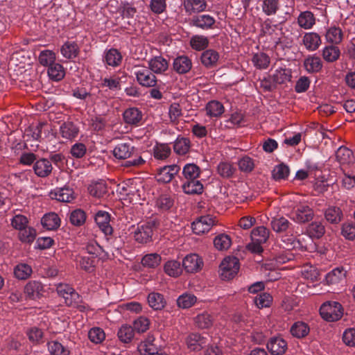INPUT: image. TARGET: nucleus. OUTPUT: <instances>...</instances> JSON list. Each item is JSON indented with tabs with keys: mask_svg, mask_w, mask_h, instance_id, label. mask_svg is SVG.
I'll use <instances>...</instances> for the list:
<instances>
[{
	"mask_svg": "<svg viewBox=\"0 0 355 355\" xmlns=\"http://www.w3.org/2000/svg\"><path fill=\"white\" fill-rule=\"evenodd\" d=\"M320 313L322 318L327 321H337L343 315V308L339 302H326L320 306Z\"/></svg>",
	"mask_w": 355,
	"mask_h": 355,
	"instance_id": "1",
	"label": "nucleus"
},
{
	"mask_svg": "<svg viewBox=\"0 0 355 355\" xmlns=\"http://www.w3.org/2000/svg\"><path fill=\"white\" fill-rule=\"evenodd\" d=\"M240 268L239 260L235 257H225L220 265V275L223 279H233Z\"/></svg>",
	"mask_w": 355,
	"mask_h": 355,
	"instance_id": "2",
	"label": "nucleus"
},
{
	"mask_svg": "<svg viewBox=\"0 0 355 355\" xmlns=\"http://www.w3.org/2000/svg\"><path fill=\"white\" fill-rule=\"evenodd\" d=\"M134 73L137 82L144 87H150L156 85L157 79L152 71L144 66H135Z\"/></svg>",
	"mask_w": 355,
	"mask_h": 355,
	"instance_id": "3",
	"label": "nucleus"
},
{
	"mask_svg": "<svg viewBox=\"0 0 355 355\" xmlns=\"http://www.w3.org/2000/svg\"><path fill=\"white\" fill-rule=\"evenodd\" d=\"M155 223L148 221L139 224L134 232L135 239L140 243H146L151 240Z\"/></svg>",
	"mask_w": 355,
	"mask_h": 355,
	"instance_id": "4",
	"label": "nucleus"
},
{
	"mask_svg": "<svg viewBox=\"0 0 355 355\" xmlns=\"http://www.w3.org/2000/svg\"><path fill=\"white\" fill-rule=\"evenodd\" d=\"M290 218L298 223L311 220L313 216V210L306 205H297L290 212Z\"/></svg>",
	"mask_w": 355,
	"mask_h": 355,
	"instance_id": "5",
	"label": "nucleus"
},
{
	"mask_svg": "<svg viewBox=\"0 0 355 355\" xmlns=\"http://www.w3.org/2000/svg\"><path fill=\"white\" fill-rule=\"evenodd\" d=\"M216 224V219L209 215L202 216L193 222L191 227L196 234L208 232Z\"/></svg>",
	"mask_w": 355,
	"mask_h": 355,
	"instance_id": "6",
	"label": "nucleus"
},
{
	"mask_svg": "<svg viewBox=\"0 0 355 355\" xmlns=\"http://www.w3.org/2000/svg\"><path fill=\"white\" fill-rule=\"evenodd\" d=\"M116 0H110L108 2L107 6L111 12H118L123 17L132 18L135 16L137 10L130 3L121 2L119 6Z\"/></svg>",
	"mask_w": 355,
	"mask_h": 355,
	"instance_id": "7",
	"label": "nucleus"
},
{
	"mask_svg": "<svg viewBox=\"0 0 355 355\" xmlns=\"http://www.w3.org/2000/svg\"><path fill=\"white\" fill-rule=\"evenodd\" d=\"M58 294L64 299L67 305L75 304V300L80 298V295L69 284L60 283L56 285Z\"/></svg>",
	"mask_w": 355,
	"mask_h": 355,
	"instance_id": "8",
	"label": "nucleus"
},
{
	"mask_svg": "<svg viewBox=\"0 0 355 355\" xmlns=\"http://www.w3.org/2000/svg\"><path fill=\"white\" fill-rule=\"evenodd\" d=\"M215 22V19L207 14L195 15L189 21L190 25L203 30L212 28Z\"/></svg>",
	"mask_w": 355,
	"mask_h": 355,
	"instance_id": "9",
	"label": "nucleus"
},
{
	"mask_svg": "<svg viewBox=\"0 0 355 355\" xmlns=\"http://www.w3.org/2000/svg\"><path fill=\"white\" fill-rule=\"evenodd\" d=\"M123 118L125 123L137 126L140 125L143 119V114L139 108L131 107L123 112Z\"/></svg>",
	"mask_w": 355,
	"mask_h": 355,
	"instance_id": "10",
	"label": "nucleus"
},
{
	"mask_svg": "<svg viewBox=\"0 0 355 355\" xmlns=\"http://www.w3.org/2000/svg\"><path fill=\"white\" fill-rule=\"evenodd\" d=\"M203 265L202 259L196 254H191L185 257L182 261V266L188 272H196L201 269Z\"/></svg>",
	"mask_w": 355,
	"mask_h": 355,
	"instance_id": "11",
	"label": "nucleus"
},
{
	"mask_svg": "<svg viewBox=\"0 0 355 355\" xmlns=\"http://www.w3.org/2000/svg\"><path fill=\"white\" fill-rule=\"evenodd\" d=\"M180 170V167L178 165L173 164L165 166L159 168L157 174V180L158 182L168 183L171 181L174 175Z\"/></svg>",
	"mask_w": 355,
	"mask_h": 355,
	"instance_id": "12",
	"label": "nucleus"
},
{
	"mask_svg": "<svg viewBox=\"0 0 355 355\" xmlns=\"http://www.w3.org/2000/svg\"><path fill=\"white\" fill-rule=\"evenodd\" d=\"M78 133L79 128L73 121H64L60 126V134L65 139L72 140L77 137Z\"/></svg>",
	"mask_w": 355,
	"mask_h": 355,
	"instance_id": "13",
	"label": "nucleus"
},
{
	"mask_svg": "<svg viewBox=\"0 0 355 355\" xmlns=\"http://www.w3.org/2000/svg\"><path fill=\"white\" fill-rule=\"evenodd\" d=\"M49 196L60 202H70L74 199V193L69 187L56 188L50 192Z\"/></svg>",
	"mask_w": 355,
	"mask_h": 355,
	"instance_id": "14",
	"label": "nucleus"
},
{
	"mask_svg": "<svg viewBox=\"0 0 355 355\" xmlns=\"http://www.w3.org/2000/svg\"><path fill=\"white\" fill-rule=\"evenodd\" d=\"M95 221L100 230L105 235H111L112 234L113 229L110 224V217L107 212L105 211H98L95 216Z\"/></svg>",
	"mask_w": 355,
	"mask_h": 355,
	"instance_id": "15",
	"label": "nucleus"
},
{
	"mask_svg": "<svg viewBox=\"0 0 355 355\" xmlns=\"http://www.w3.org/2000/svg\"><path fill=\"white\" fill-rule=\"evenodd\" d=\"M267 349L272 355H282L287 349V343L282 338L273 337L268 342Z\"/></svg>",
	"mask_w": 355,
	"mask_h": 355,
	"instance_id": "16",
	"label": "nucleus"
},
{
	"mask_svg": "<svg viewBox=\"0 0 355 355\" xmlns=\"http://www.w3.org/2000/svg\"><path fill=\"white\" fill-rule=\"evenodd\" d=\"M302 42L305 48L309 51L317 50L322 44L319 34L315 32L306 33L302 37Z\"/></svg>",
	"mask_w": 355,
	"mask_h": 355,
	"instance_id": "17",
	"label": "nucleus"
},
{
	"mask_svg": "<svg viewBox=\"0 0 355 355\" xmlns=\"http://www.w3.org/2000/svg\"><path fill=\"white\" fill-rule=\"evenodd\" d=\"M187 347L191 351H200L207 343L206 338L198 333L190 334L187 339Z\"/></svg>",
	"mask_w": 355,
	"mask_h": 355,
	"instance_id": "18",
	"label": "nucleus"
},
{
	"mask_svg": "<svg viewBox=\"0 0 355 355\" xmlns=\"http://www.w3.org/2000/svg\"><path fill=\"white\" fill-rule=\"evenodd\" d=\"M44 292V287L39 281H30L24 287V293L30 299L39 298Z\"/></svg>",
	"mask_w": 355,
	"mask_h": 355,
	"instance_id": "19",
	"label": "nucleus"
},
{
	"mask_svg": "<svg viewBox=\"0 0 355 355\" xmlns=\"http://www.w3.org/2000/svg\"><path fill=\"white\" fill-rule=\"evenodd\" d=\"M53 166L51 162L45 158L37 160L33 165V170L36 175L40 178L49 176L52 171Z\"/></svg>",
	"mask_w": 355,
	"mask_h": 355,
	"instance_id": "20",
	"label": "nucleus"
},
{
	"mask_svg": "<svg viewBox=\"0 0 355 355\" xmlns=\"http://www.w3.org/2000/svg\"><path fill=\"white\" fill-rule=\"evenodd\" d=\"M191 67L192 62L187 56H178L173 60V70L179 74L187 73L191 70Z\"/></svg>",
	"mask_w": 355,
	"mask_h": 355,
	"instance_id": "21",
	"label": "nucleus"
},
{
	"mask_svg": "<svg viewBox=\"0 0 355 355\" xmlns=\"http://www.w3.org/2000/svg\"><path fill=\"white\" fill-rule=\"evenodd\" d=\"M135 152V148L128 143L117 144L113 150V155L119 159H125L130 157Z\"/></svg>",
	"mask_w": 355,
	"mask_h": 355,
	"instance_id": "22",
	"label": "nucleus"
},
{
	"mask_svg": "<svg viewBox=\"0 0 355 355\" xmlns=\"http://www.w3.org/2000/svg\"><path fill=\"white\" fill-rule=\"evenodd\" d=\"M155 338L153 336L148 335L146 340L139 345V350L143 355L157 354L159 349L154 343Z\"/></svg>",
	"mask_w": 355,
	"mask_h": 355,
	"instance_id": "23",
	"label": "nucleus"
},
{
	"mask_svg": "<svg viewBox=\"0 0 355 355\" xmlns=\"http://www.w3.org/2000/svg\"><path fill=\"white\" fill-rule=\"evenodd\" d=\"M148 66L153 73L161 74L168 69V63L162 56H155L148 61Z\"/></svg>",
	"mask_w": 355,
	"mask_h": 355,
	"instance_id": "24",
	"label": "nucleus"
},
{
	"mask_svg": "<svg viewBox=\"0 0 355 355\" xmlns=\"http://www.w3.org/2000/svg\"><path fill=\"white\" fill-rule=\"evenodd\" d=\"M183 6L186 12L191 15L205 10L207 3L205 0H184Z\"/></svg>",
	"mask_w": 355,
	"mask_h": 355,
	"instance_id": "25",
	"label": "nucleus"
},
{
	"mask_svg": "<svg viewBox=\"0 0 355 355\" xmlns=\"http://www.w3.org/2000/svg\"><path fill=\"white\" fill-rule=\"evenodd\" d=\"M304 67L308 73H317L321 70L322 62L319 57L310 55L304 59Z\"/></svg>",
	"mask_w": 355,
	"mask_h": 355,
	"instance_id": "26",
	"label": "nucleus"
},
{
	"mask_svg": "<svg viewBox=\"0 0 355 355\" xmlns=\"http://www.w3.org/2000/svg\"><path fill=\"white\" fill-rule=\"evenodd\" d=\"M297 24L304 29H311L315 24V16L311 11L302 12L297 17Z\"/></svg>",
	"mask_w": 355,
	"mask_h": 355,
	"instance_id": "27",
	"label": "nucleus"
},
{
	"mask_svg": "<svg viewBox=\"0 0 355 355\" xmlns=\"http://www.w3.org/2000/svg\"><path fill=\"white\" fill-rule=\"evenodd\" d=\"M336 160L341 166L349 165L354 162L353 153L347 147L341 146L336 152Z\"/></svg>",
	"mask_w": 355,
	"mask_h": 355,
	"instance_id": "28",
	"label": "nucleus"
},
{
	"mask_svg": "<svg viewBox=\"0 0 355 355\" xmlns=\"http://www.w3.org/2000/svg\"><path fill=\"white\" fill-rule=\"evenodd\" d=\"M262 12L267 16L275 15L280 8L279 0H261Z\"/></svg>",
	"mask_w": 355,
	"mask_h": 355,
	"instance_id": "29",
	"label": "nucleus"
},
{
	"mask_svg": "<svg viewBox=\"0 0 355 355\" xmlns=\"http://www.w3.org/2000/svg\"><path fill=\"white\" fill-rule=\"evenodd\" d=\"M41 223L46 230H53L60 226V219L57 214L49 213L42 217Z\"/></svg>",
	"mask_w": 355,
	"mask_h": 355,
	"instance_id": "30",
	"label": "nucleus"
},
{
	"mask_svg": "<svg viewBox=\"0 0 355 355\" xmlns=\"http://www.w3.org/2000/svg\"><path fill=\"white\" fill-rule=\"evenodd\" d=\"M183 191L187 194H200L202 192V184L198 179L185 180L182 184Z\"/></svg>",
	"mask_w": 355,
	"mask_h": 355,
	"instance_id": "31",
	"label": "nucleus"
},
{
	"mask_svg": "<svg viewBox=\"0 0 355 355\" xmlns=\"http://www.w3.org/2000/svg\"><path fill=\"white\" fill-rule=\"evenodd\" d=\"M60 52L63 57L71 60L78 56L79 47L75 42H67L62 46Z\"/></svg>",
	"mask_w": 355,
	"mask_h": 355,
	"instance_id": "32",
	"label": "nucleus"
},
{
	"mask_svg": "<svg viewBox=\"0 0 355 355\" xmlns=\"http://www.w3.org/2000/svg\"><path fill=\"white\" fill-rule=\"evenodd\" d=\"M196 326L200 329L210 328L214 323V317L209 313L204 311L194 318Z\"/></svg>",
	"mask_w": 355,
	"mask_h": 355,
	"instance_id": "33",
	"label": "nucleus"
},
{
	"mask_svg": "<svg viewBox=\"0 0 355 355\" xmlns=\"http://www.w3.org/2000/svg\"><path fill=\"white\" fill-rule=\"evenodd\" d=\"M47 73L51 80L60 81L65 76V69L62 64L54 62L49 67Z\"/></svg>",
	"mask_w": 355,
	"mask_h": 355,
	"instance_id": "34",
	"label": "nucleus"
},
{
	"mask_svg": "<svg viewBox=\"0 0 355 355\" xmlns=\"http://www.w3.org/2000/svg\"><path fill=\"white\" fill-rule=\"evenodd\" d=\"M207 115L210 117H220L225 111L224 106L218 101L209 102L205 107Z\"/></svg>",
	"mask_w": 355,
	"mask_h": 355,
	"instance_id": "35",
	"label": "nucleus"
},
{
	"mask_svg": "<svg viewBox=\"0 0 355 355\" xmlns=\"http://www.w3.org/2000/svg\"><path fill=\"white\" fill-rule=\"evenodd\" d=\"M13 272L17 279L26 280L31 277L33 270L31 266L21 263L15 266Z\"/></svg>",
	"mask_w": 355,
	"mask_h": 355,
	"instance_id": "36",
	"label": "nucleus"
},
{
	"mask_svg": "<svg viewBox=\"0 0 355 355\" xmlns=\"http://www.w3.org/2000/svg\"><path fill=\"white\" fill-rule=\"evenodd\" d=\"M346 271L343 268H337L327 274L325 280L328 284H337L343 281Z\"/></svg>",
	"mask_w": 355,
	"mask_h": 355,
	"instance_id": "37",
	"label": "nucleus"
},
{
	"mask_svg": "<svg viewBox=\"0 0 355 355\" xmlns=\"http://www.w3.org/2000/svg\"><path fill=\"white\" fill-rule=\"evenodd\" d=\"M218 53L212 49L204 51L201 55V62L207 67L215 66L218 62Z\"/></svg>",
	"mask_w": 355,
	"mask_h": 355,
	"instance_id": "38",
	"label": "nucleus"
},
{
	"mask_svg": "<svg viewBox=\"0 0 355 355\" xmlns=\"http://www.w3.org/2000/svg\"><path fill=\"white\" fill-rule=\"evenodd\" d=\"M121 60L122 55L121 53L115 49H111L105 53L104 61L107 65L117 67L120 64Z\"/></svg>",
	"mask_w": 355,
	"mask_h": 355,
	"instance_id": "39",
	"label": "nucleus"
},
{
	"mask_svg": "<svg viewBox=\"0 0 355 355\" xmlns=\"http://www.w3.org/2000/svg\"><path fill=\"white\" fill-rule=\"evenodd\" d=\"M325 39L327 42L338 44L341 42L343 40L342 30L336 26H331L327 30L325 34Z\"/></svg>",
	"mask_w": 355,
	"mask_h": 355,
	"instance_id": "40",
	"label": "nucleus"
},
{
	"mask_svg": "<svg viewBox=\"0 0 355 355\" xmlns=\"http://www.w3.org/2000/svg\"><path fill=\"white\" fill-rule=\"evenodd\" d=\"M272 80L277 84H284L291 80V71L289 69L279 67L272 76Z\"/></svg>",
	"mask_w": 355,
	"mask_h": 355,
	"instance_id": "41",
	"label": "nucleus"
},
{
	"mask_svg": "<svg viewBox=\"0 0 355 355\" xmlns=\"http://www.w3.org/2000/svg\"><path fill=\"white\" fill-rule=\"evenodd\" d=\"M252 62L258 69H266L270 63V57L264 53H257L253 55Z\"/></svg>",
	"mask_w": 355,
	"mask_h": 355,
	"instance_id": "42",
	"label": "nucleus"
},
{
	"mask_svg": "<svg viewBox=\"0 0 355 355\" xmlns=\"http://www.w3.org/2000/svg\"><path fill=\"white\" fill-rule=\"evenodd\" d=\"M236 171V167L229 162H220L217 166L218 173L224 178L232 177Z\"/></svg>",
	"mask_w": 355,
	"mask_h": 355,
	"instance_id": "43",
	"label": "nucleus"
},
{
	"mask_svg": "<svg viewBox=\"0 0 355 355\" xmlns=\"http://www.w3.org/2000/svg\"><path fill=\"white\" fill-rule=\"evenodd\" d=\"M164 269L168 275L173 277H178L182 271L180 262L175 260L168 261L164 264Z\"/></svg>",
	"mask_w": 355,
	"mask_h": 355,
	"instance_id": "44",
	"label": "nucleus"
},
{
	"mask_svg": "<svg viewBox=\"0 0 355 355\" xmlns=\"http://www.w3.org/2000/svg\"><path fill=\"white\" fill-rule=\"evenodd\" d=\"M197 301V297L191 293H184L177 299V305L181 309H189Z\"/></svg>",
	"mask_w": 355,
	"mask_h": 355,
	"instance_id": "45",
	"label": "nucleus"
},
{
	"mask_svg": "<svg viewBox=\"0 0 355 355\" xmlns=\"http://www.w3.org/2000/svg\"><path fill=\"white\" fill-rule=\"evenodd\" d=\"M269 237V231L263 226H259L252 230L251 239L254 242L263 243Z\"/></svg>",
	"mask_w": 355,
	"mask_h": 355,
	"instance_id": "46",
	"label": "nucleus"
},
{
	"mask_svg": "<svg viewBox=\"0 0 355 355\" xmlns=\"http://www.w3.org/2000/svg\"><path fill=\"white\" fill-rule=\"evenodd\" d=\"M325 218L331 223L337 224L343 218V212L339 207H330L325 211Z\"/></svg>",
	"mask_w": 355,
	"mask_h": 355,
	"instance_id": "47",
	"label": "nucleus"
},
{
	"mask_svg": "<svg viewBox=\"0 0 355 355\" xmlns=\"http://www.w3.org/2000/svg\"><path fill=\"white\" fill-rule=\"evenodd\" d=\"M148 302L149 306L155 310L162 309L166 304L162 295L158 293H151L148 295Z\"/></svg>",
	"mask_w": 355,
	"mask_h": 355,
	"instance_id": "48",
	"label": "nucleus"
},
{
	"mask_svg": "<svg viewBox=\"0 0 355 355\" xmlns=\"http://www.w3.org/2000/svg\"><path fill=\"white\" fill-rule=\"evenodd\" d=\"M309 327L305 322H296L292 325L291 333L293 336L300 338L305 337L309 334Z\"/></svg>",
	"mask_w": 355,
	"mask_h": 355,
	"instance_id": "49",
	"label": "nucleus"
},
{
	"mask_svg": "<svg viewBox=\"0 0 355 355\" xmlns=\"http://www.w3.org/2000/svg\"><path fill=\"white\" fill-rule=\"evenodd\" d=\"M161 256L157 253L146 254L141 259V264L144 267L155 268L161 263Z\"/></svg>",
	"mask_w": 355,
	"mask_h": 355,
	"instance_id": "50",
	"label": "nucleus"
},
{
	"mask_svg": "<svg viewBox=\"0 0 355 355\" xmlns=\"http://www.w3.org/2000/svg\"><path fill=\"white\" fill-rule=\"evenodd\" d=\"M134 328H132L130 325L123 324L119 328L118 331V338L121 342L124 343H128L132 340L134 337Z\"/></svg>",
	"mask_w": 355,
	"mask_h": 355,
	"instance_id": "51",
	"label": "nucleus"
},
{
	"mask_svg": "<svg viewBox=\"0 0 355 355\" xmlns=\"http://www.w3.org/2000/svg\"><path fill=\"white\" fill-rule=\"evenodd\" d=\"M171 148L166 144H157L153 147V155L157 159H165L171 154Z\"/></svg>",
	"mask_w": 355,
	"mask_h": 355,
	"instance_id": "52",
	"label": "nucleus"
},
{
	"mask_svg": "<svg viewBox=\"0 0 355 355\" xmlns=\"http://www.w3.org/2000/svg\"><path fill=\"white\" fill-rule=\"evenodd\" d=\"M307 232L310 237L319 239L324 232V226L320 222H313L307 227Z\"/></svg>",
	"mask_w": 355,
	"mask_h": 355,
	"instance_id": "53",
	"label": "nucleus"
},
{
	"mask_svg": "<svg viewBox=\"0 0 355 355\" xmlns=\"http://www.w3.org/2000/svg\"><path fill=\"white\" fill-rule=\"evenodd\" d=\"M190 148V141L188 138H177L174 143V151L179 155L187 154Z\"/></svg>",
	"mask_w": 355,
	"mask_h": 355,
	"instance_id": "54",
	"label": "nucleus"
},
{
	"mask_svg": "<svg viewBox=\"0 0 355 355\" xmlns=\"http://www.w3.org/2000/svg\"><path fill=\"white\" fill-rule=\"evenodd\" d=\"M232 244V240L227 234H221L215 237L214 245L218 250H226Z\"/></svg>",
	"mask_w": 355,
	"mask_h": 355,
	"instance_id": "55",
	"label": "nucleus"
},
{
	"mask_svg": "<svg viewBox=\"0 0 355 355\" xmlns=\"http://www.w3.org/2000/svg\"><path fill=\"white\" fill-rule=\"evenodd\" d=\"M340 50L335 46H327L322 51L323 58L329 62L337 60L340 56Z\"/></svg>",
	"mask_w": 355,
	"mask_h": 355,
	"instance_id": "56",
	"label": "nucleus"
},
{
	"mask_svg": "<svg viewBox=\"0 0 355 355\" xmlns=\"http://www.w3.org/2000/svg\"><path fill=\"white\" fill-rule=\"evenodd\" d=\"M182 173L185 180H196L200 175V168L194 164H187L184 166Z\"/></svg>",
	"mask_w": 355,
	"mask_h": 355,
	"instance_id": "57",
	"label": "nucleus"
},
{
	"mask_svg": "<svg viewBox=\"0 0 355 355\" xmlns=\"http://www.w3.org/2000/svg\"><path fill=\"white\" fill-rule=\"evenodd\" d=\"M190 44L192 49L196 51H202L207 47L209 40L203 35H194L191 38Z\"/></svg>",
	"mask_w": 355,
	"mask_h": 355,
	"instance_id": "58",
	"label": "nucleus"
},
{
	"mask_svg": "<svg viewBox=\"0 0 355 355\" xmlns=\"http://www.w3.org/2000/svg\"><path fill=\"white\" fill-rule=\"evenodd\" d=\"M35 230L30 227L26 226V227L19 230V239L24 243H32L35 240Z\"/></svg>",
	"mask_w": 355,
	"mask_h": 355,
	"instance_id": "59",
	"label": "nucleus"
},
{
	"mask_svg": "<svg viewBox=\"0 0 355 355\" xmlns=\"http://www.w3.org/2000/svg\"><path fill=\"white\" fill-rule=\"evenodd\" d=\"M55 53L50 50H44L40 52L38 60L42 65L49 67L55 62Z\"/></svg>",
	"mask_w": 355,
	"mask_h": 355,
	"instance_id": "60",
	"label": "nucleus"
},
{
	"mask_svg": "<svg viewBox=\"0 0 355 355\" xmlns=\"http://www.w3.org/2000/svg\"><path fill=\"white\" fill-rule=\"evenodd\" d=\"M289 173L288 166L284 164H280L274 168L272 174L275 180H281L287 178Z\"/></svg>",
	"mask_w": 355,
	"mask_h": 355,
	"instance_id": "61",
	"label": "nucleus"
},
{
	"mask_svg": "<svg viewBox=\"0 0 355 355\" xmlns=\"http://www.w3.org/2000/svg\"><path fill=\"white\" fill-rule=\"evenodd\" d=\"M49 351L52 355H69V351L61 343L57 341L48 343Z\"/></svg>",
	"mask_w": 355,
	"mask_h": 355,
	"instance_id": "62",
	"label": "nucleus"
},
{
	"mask_svg": "<svg viewBox=\"0 0 355 355\" xmlns=\"http://www.w3.org/2000/svg\"><path fill=\"white\" fill-rule=\"evenodd\" d=\"M97 261L94 256H83L79 260V264L82 269L91 272L94 270Z\"/></svg>",
	"mask_w": 355,
	"mask_h": 355,
	"instance_id": "63",
	"label": "nucleus"
},
{
	"mask_svg": "<svg viewBox=\"0 0 355 355\" xmlns=\"http://www.w3.org/2000/svg\"><path fill=\"white\" fill-rule=\"evenodd\" d=\"M86 220V214L81 209L73 210L69 216V220L75 226L83 225Z\"/></svg>",
	"mask_w": 355,
	"mask_h": 355,
	"instance_id": "64",
	"label": "nucleus"
}]
</instances>
